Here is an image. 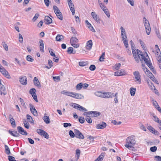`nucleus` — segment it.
Wrapping results in <instances>:
<instances>
[{
    "label": "nucleus",
    "instance_id": "obj_49",
    "mask_svg": "<svg viewBox=\"0 0 161 161\" xmlns=\"http://www.w3.org/2000/svg\"><path fill=\"white\" fill-rule=\"evenodd\" d=\"M105 55V53H102V55L99 58V60L100 62H102L104 61L103 59H104V57Z\"/></svg>",
    "mask_w": 161,
    "mask_h": 161
},
{
    "label": "nucleus",
    "instance_id": "obj_39",
    "mask_svg": "<svg viewBox=\"0 0 161 161\" xmlns=\"http://www.w3.org/2000/svg\"><path fill=\"white\" fill-rule=\"evenodd\" d=\"M26 59L28 61L31 62L34 60V59L32 58L31 56L30 55L26 56Z\"/></svg>",
    "mask_w": 161,
    "mask_h": 161
},
{
    "label": "nucleus",
    "instance_id": "obj_35",
    "mask_svg": "<svg viewBox=\"0 0 161 161\" xmlns=\"http://www.w3.org/2000/svg\"><path fill=\"white\" fill-rule=\"evenodd\" d=\"M83 87V83L82 82L80 83L77 84L76 86V89L78 90H80Z\"/></svg>",
    "mask_w": 161,
    "mask_h": 161
},
{
    "label": "nucleus",
    "instance_id": "obj_56",
    "mask_svg": "<svg viewBox=\"0 0 161 161\" xmlns=\"http://www.w3.org/2000/svg\"><path fill=\"white\" fill-rule=\"evenodd\" d=\"M147 128L149 130V131L152 133H153L154 130H155V129L151 125L148 126Z\"/></svg>",
    "mask_w": 161,
    "mask_h": 161
},
{
    "label": "nucleus",
    "instance_id": "obj_44",
    "mask_svg": "<svg viewBox=\"0 0 161 161\" xmlns=\"http://www.w3.org/2000/svg\"><path fill=\"white\" fill-rule=\"evenodd\" d=\"M86 121L89 123H91L92 122V120L91 118L90 117L87 115H86Z\"/></svg>",
    "mask_w": 161,
    "mask_h": 161
},
{
    "label": "nucleus",
    "instance_id": "obj_37",
    "mask_svg": "<svg viewBox=\"0 0 161 161\" xmlns=\"http://www.w3.org/2000/svg\"><path fill=\"white\" fill-rule=\"evenodd\" d=\"M27 119V120H29V122L31 123H33L34 122L32 119V117L29 114H27L26 115Z\"/></svg>",
    "mask_w": 161,
    "mask_h": 161
},
{
    "label": "nucleus",
    "instance_id": "obj_3",
    "mask_svg": "<svg viewBox=\"0 0 161 161\" xmlns=\"http://www.w3.org/2000/svg\"><path fill=\"white\" fill-rule=\"evenodd\" d=\"M143 19L146 33L147 35H149L151 32V28L149 21L145 17H144Z\"/></svg>",
    "mask_w": 161,
    "mask_h": 161
},
{
    "label": "nucleus",
    "instance_id": "obj_9",
    "mask_svg": "<svg viewBox=\"0 0 161 161\" xmlns=\"http://www.w3.org/2000/svg\"><path fill=\"white\" fill-rule=\"evenodd\" d=\"M142 58H140V60L142 63H143V60H144L148 66H149L150 65H151L152 63L150 62V60H148L144 56L142 55Z\"/></svg>",
    "mask_w": 161,
    "mask_h": 161
},
{
    "label": "nucleus",
    "instance_id": "obj_33",
    "mask_svg": "<svg viewBox=\"0 0 161 161\" xmlns=\"http://www.w3.org/2000/svg\"><path fill=\"white\" fill-rule=\"evenodd\" d=\"M4 147L6 153L8 155L10 154H11V153L8 146L7 145H5Z\"/></svg>",
    "mask_w": 161,
    "mask_h": 161
},
{
    "label": "nucleus",
    "instance_id": "obj_1",
    "mask_svg": "<svg viewBox=\"0 0 161 161\" xmlns=\"http://www.w3.org/2000/svg\"><path fill=\"white\" fill-rule=\"evenodd\" d=\"M136 142L135 136H132L127 137L125 146L126 147L129 149L132 147L133 148V146L135 144Z\"/></svg>",
    "mask_w": 161,
    "mask_h": 161
},
{
    "label": "nucleus",
    "instance_id": "obj_25",
    "mask_svg": "<svg viewBox=\"0 0 161 161\" xmlns=\"http://www.w3.org/2000/svg\"><path fill=\"white\" fill-rule=\"evenodd\" d=\"M40 50L41 51H44V43L43 41L40 39L39 41Z\"/></svg>",
    "mask_w": 161,
    "mask_h": 161
},
{
    "label": "nucleus",
    "instance_id": "obj_38",
    "mask_svg": "<svg viewBox=\"0 0 161 161\" xmlns=\"http://www.w3.org/2000/svg\"><path fill=\"white\" fill-rule=\"evenodd\" d=\"M136 89L135 88H131L130 89V94L132 96H134Z\"/></svg>",
    "mask_w": 161,
    "mask_h": 161
},
{
    "label": "nucleus",
    "instance_id": "obj_48",
    "mask_svg": "<svg viewBox=\"0 0 161 161\" xmlns=\"http://www.w3.org/2000/svg\"><path fill=\"white\" fill-rule=\"evenodd\" d=\"M119 73L121 76L125 75L126 74V72L125 70L123 69H121L119 71Z\"/></svg>",
    "mask_w": 161,
    "mask_h": 161
},
{
    "label": "nucleus",
    "instance_id": "obj_51",
    "mask_svg": "<svg viewBox=\"0 0 161 161\" xmlns=\"http://www.w3.org/2000/svg\"><path fill=\"white\" fill-rule=\"evenodd\" d=\"M137 51L138 54L139 55L138 57H140V56L141 57V58L142 57V55L144 56L142 52L139 49H137Z\"/></svg>",
    "mask_w": 161,
    "mask_h": 161
},
{
    "label": "nucleus",
    "instance_id": "obj_29",
    "mask_svg": "<svg viewBox=\"0 0 161 161\" xmlns=\"http://www.w3.org/2000/svg\"><path fill=\"white\" fill-rule=\"evenodd\" d=\"M103 10L104 11L105 14L109 18L110 16V13L107 8H103Z\"/></svg>",
    "mask_w": 161,
    "mask_h": 161
},
{
    "label": "nucleus",
    "instance_id": "obj_16",
    "mask_svg": "<svg viewBox=\"0 0 161 161\" xmlns=\"http://www.w3.org/2000/svg\"><path fill=\"white\" fill-rule=\"evenodd\" d=\"M52 22V19L49 16H46L44 18L45 23L47 25H49L51 24Z\"/></svg>",
    "mask_w": 161,
    "mask_h": 161
},
{
    "label": "nucleus",
    "instance_id": "obj_32",
    "mask_svg": "<svg viewBox=\"0 0 161 161\" xmlns=\"http://www.w3.org/2000/svg\"><path fill=\"white\" fill-rule=\"evenodd\" d=\"M9 121L11 125L13 128H15L16 125L15 120L14 119H9Z\"/></svg>",
    "mask_w": 161,
    "mask_h": 161
},
{
    "label": "nucleus",
    "instance_id": "obj_46",
    "mask_svg": "<svg viewBox=\"0 0 161 161\" xmlns=\"http://www.w3.org/2000/svg\"><path fill=\"white\" fill-rule=\"evenodd\" d=\"M98 3L100 5V7L103 9V8H107L101 2L100 0L98 1Z\"/></svg>",
    "mask_w": 161,
    "mask_h": 161
},
{
    "label": "nucleus",
    "instance_id": "obj_13",
    "mask_svg": "<svg viewBox=\"0 0 161 161\" xmlns=\"http://www.w3.org/2000/svg\"><path fill=\"white\" fill-rule=\"evenodd\" d=\"M72 97L79 99H81L83 98L84 96L80 94L76 93H73Z\"/></svg>",
    "mask_w": 161,
    "mask_h": 161
},
{
    "label": "nucleus",
    "instance_id": "obj_40",
    "mask_svg": "<svg viewBox=\"0 0 161 161\" xmlns=\"http://www.w3.org/2000/svg\"><path fill=\"white\" fill-rule=\"evenodd\" d=\"M24 125L26 129H29L30 127V124L28 123L27 121L25 120L24 121Z\"/></svg>",
    "mask_w": 161,
    "mask_h": 161
},
{
    "label": "nucleus",
    "instance_id": "obj_58",
    "mask_svg": "<svg viewBox=\"0 0 161 161\" xmlns=\"http://www.w3.org/2000/svg\"><path fill=\"white\" fill-rule=\"evenodd\" d=\"M19 41L21 43H22L23 42V38L22 35L20 34H19Z\"/></svg>",
    "mask_w": 161,
    "mask_h": 161
},
{
    "label": "nucleus",
    "instance_id": "obj_42",
    "mask_svg": "<svg viewBox=\"0 0 161 161\" xmlns=\"http://www.w3.org/2000/svg\"><path fill=\"white\" fill-rule=\"evenodd\" d=\"M69 134L70 136L72 138H74L75 137V133L71 130H70L69 131Z\"/></svg>",
    "mask_w": 161,
    "mask_h": 161
},
{
    "label": "nucleus",
    "instance_id": "obj_22",
    "mask_svg": "<svg viewBox=\"0 0 161 161\" xmlns=\"http://www.w3.org/2000/svg\"><path fill=\"white\" fill-rule=\"evenodd\" d=\"M105 153H102L94 161H102L104 157Z\"/></svg>",
    "mask_w": 161,
    "mask_h": 161
},
{
    "label": "nucleus",
    "instance_id": "obj_55",
    "mask_svg": "<svg viewBox=\"0 0 161 161\" xmlns=\"http://www.w3.org/2000/svg\"><path fill=\"white\" fill-rule=\"evenodd\" d=\"M89 69L91 71H94L96 69V66L94 64L91 65Z\"/></svg>",
    "mask_w": 161,
    "mask_h": 161
},
{
    "label": "nucleus",
    "instance_id": "obj_52",
    "mask_svg": "<svg viewBox=\"0 0 161 161\" xmlns=\"http://www.w3.org/2000/svg\"><path fill=\"white\" fill-rule=\"evenodd\" d=\"M8 160L9 161H16L15 159V158L12 156L9 155L8 156Z\"/></svg>",
    "mask_w": 161,
    "mask_h": 161
},
{
    "label": "nucleus",
    "instance_id": "obj_18",
    "mask_svg": "<svg viewBox=\"0 0 161 161\" xmlns=\"http://www.w3.org/2000/svg\"><path fill=\"white\" fill-rule=\"evenodd\" d=\"M53 9L54 11V12L55 13L56 15V16H57V15H61V14H62L61 12L60 11V10L56 6L54 5L53 6Z\"/></svg>",
    "mask_w": 161,
    "mask_h": 161
},
{
    "label": "nucleus",
    "instance_id": "obj_10",
    "mask_svg": "<svg viewBox=\"0 0 161 161\" xmlns=\"http://www.w3.org/2000/svg\"><path fill=\"white\" fill-rule=\"evenodd\" d=\"M27 78L25 76H21L19 78V82L20 83L24 85H26L27 83Z\"/></svg>",
    "mask_w": 161,
    "mask_h": 161
},
{
    "label": "nucleus",
    "instance_id": "obj_34",
    "mask_svg": "<svg viewBox=\"0 0 161 161\" xmlns=\"http://www.w3.org/2000/svg\"><path fill=\"white\" fill-rule=\"evenodd\" d=\"M88 64V62L87 61H80L79 62V64L80 66H84Z\"/></svg>",
    "mask_w": 161,
    "mask_h": 161
},
{
    "label": "nucleus",
    "instance_id": "obj_61",
    "mask_svg": "<svg viewBox=\"0 0 161 161\" xmlns=\"http://www.w3.org/2000/svg\"><path fill=\"white\" fill-rule=\"evenodd\" d=\"M31 112L35 116L37 115V113L36 109H33V110L31 111Z\"/></svg>",
    "mask_w": 161,
    "mask_h": 161
},
{
    "label": "nucleus",
    "instance_id": "obj_43",
    "mask_svg": "<svg viewBox=\"0 0 161 161\" xmlns=\"http://www.w3.org/2000/svg\"><path fill=\"white\" fill-rule=\"evenodd\" d=\"M149 68L150 69L152 70V72L154 74H156V72L155 71V70L154 69V68L152 66V64H151V65H150L149 66H148Z\"/></svg>",
    "mask_w": 161,
    "mask_h": 161
},
{
    "label": "nucleus",
    "instance_id": "obj_60",
    "mask_svg": "<svg viewBox=\"0 0 161 161\" xmlns=\"http://www.w3.org/2000/svg\"><path fill=\"white\" fill-rule=\"evenodd\" d=\"M112 123L114 125H118L120 124L121 123V122L120 121H119V122H117L115 120H113L112 121Z\"/></svg>",
    "mask_w": 161,
    "mask_h": 161
},
{
    "label": "nucleus",
    "instance_id": "obj_27",
    "mask_svg": "<svg viewBox=\"0 0 161 161\" xmlns=\"http://www.w3.org/2000/svg\"><path fill=\"white\" fill-rule=\"evenodd\" d=\"M64 36L62 35H58L56 36V40L57 41L60 42L64 39Z\"/></svg>",
    "mask_w": 161,
    "mask_h": 161
},
{
    "label": "nucleus",
    "instance_id": "obj_36",
    "mask_svg": "<svg viewBox=\"0 0 161 161\" xmlns=\"http://www.w3.org/2000/svg\"><path fill=\"white\" fill-rule=\"evenodd\" d=\"M73 93V92H69L65 91H62V93H63L64 95H65L67 96H69L71 97H72Z\"/></svg>",
    "mask_w": 161,
    "mask_h": 161
},
{
    "label": "nucleus",
    "instance_id": "obj_30",
    "mask_svg": "<svg viewBox=\"0 0 161 161\" xmlns=\"http://www.w3.org/2000/svg\"><path fill=\"white\" fill-rule=\"evenodd\" d=\"M36 132L39 135L41 136H43L44 134V133H45L46 132L45 131L41 129H37L36 130Z\"/></svg>",
    "mask_w": 161,
    "mask_h": 161
},
{
    "label": "nucleus",
    "instance_id": "obj_63",
    "mask_svg": "<svg viewBox=\"0 0 161 161\" xmlns=\"http://www.w3.org/2000/svg\"><path fill=\"white\" fill-rule=\"evenodd\" d=\"M63 125L64 127L66 128L68 126H71L72 125L70 123H64Z\"/></svg>",
    "mask_w": 161,
    "mask_h": 161
},
{
    "label": "nucleus",
    "instance_id": "obj_41",
    "mask_svg": "<svg viewBox=\"0 0 161 161\" xmlns=\"http://www.w3.org/2000/svg\"><path fill=\"white\" fill-rule=\"evenodd\" d=\"M39 14L38 13H36L34 16L33 17V18L32 19V20L33 22H35L36 20L38 18L39 16Z\"/></svg>",
    "mask_w": 161,
    "mask_h": 161
},
{
    "label": "nucleus",
    "instance_id": "obj_20",
    "mask_svg": "<svg viewBox=\"0 0 161 161\" xmlns=\"http://www.w3.org/2000/svg\"><path fill=\"white\" fill-rule=\"evenodd\" d=\"M67 52L69 54H75L76 53V51L74 50L73 48L72 47H70L68 48Z\"/></svg>",
    "mask_w": 161,
    "mask_h": 161
},
{
    "label": "nucleus",
    "instance_id": "obj_62",
    "mask_svg": "<svg viewBox=\"0 0 161 161\" xmlns=\"http://www.w3.org/2000/svg\"><path fill=\"white\" fill-rule=\"evenodd\" d=\"M120 66H121V64L120 63H118V64H116L115 65L114 68L116 70H118L119 69V68L120 67Z\"/></svg>",
    "mask_w": 161,
    "mask_h": 161
},
{
    "label": "nucleus",
    "instance_id": "obj_57",
    "mask_svg": "<svg viewBox=\"0 0 161 161\" xmlns=\"http://www.w3.org/2000/svg\"><path fill=\"white\" fill-rule=\"evenodd\" d=\"M147 128L149 130V131L152 133H153L154 130H155V129L151 125L148 126Z\"/></svg>",
    "mask_w": 161,
    "mask_h": 161
},
{
    "label": "nucleus",
    "instance_id": "obj_8",
    "mask_svg": "<svg viewBox=\"0 0 161 161\" xmlns=\"http://www.w3.org/2000/svg\"><path fill=\"white\" fill-rule=\"evenodd\" d=\"M132 52L133 56L135 59V61L137 63H139L140 62V57H138L139 55L138 54L137 50L135 51H132Z\"/></svg>",
    "mask_w": 161,
    "mask_h": 161
},
{
    "label": "nucleus",
    "instance_id": "obj_19",
    "mask_svg": "<svg viewBox=\"0 0 161 161\" xmlns=\"http://www.w3.org/2000/svg\"><path fill=\"white\" fill-rule=\"evenodd\" d=\"M85 23L87 25V27L93 32H95V29L93 28L92 26L91 25V24L88 22L87 20H85Z\"/></svg>",
    "mask_w": 161,
    "mask_h": 161
},
{
    "label": "nucleus",
    "instance_id": "obj_2",
    "mask_svg": "<svg viewBox=\"0 0 161 161\" xmlns=\"http://www.w3.org/2000/svg\"><path fill=\"white\" fill-rule=\"evenodd\" d=\"M100 95L102 96V97L104 98H110L115 97L114 101H118L117 98L118 97V93L117 92L114 94L113 93L109 92H104L103 93H101Z\"/></svg>",
    "mask_w": 161,
    "mask_h": 161
},
{
    "label": "nucleus",
    "instance_id": "obj_7",
    "mask_svg": "<svg viewBox=\"0 0 161 161\" xmlns=\"http://www.w3.org/2000/svg\"><path fill=\"white\" fill-rule=\"evenodd\" d=\"M36 90L34 88L31 89L29 91L30 93L32 95L35 101H38L36 92Z\"/></svg>",
    "mask_w": 161,
    "mask_h": 161
},
{
    "label": "nucleus",
    "instance_id": "obj_45",
    "mask_svg": "<svg viewBox=\"0 0 161 161\" xmlns=\"http://www.w3.org/2000/svg\"><path fill=\"white\" fill-rule=\"evenodd\" d=\"M79 121L81 124L85 122V119L84 117H80L79 118Z\"/></svg>",
    "mask_w": 161,
    "mask_h": 161
},
{
    "label": "nucleus",
    "instance_id": "obj_23",
    "mask_svg": "<svg viewBox=\"0 0 161 161\" xmlns=\"http://www.w3.org/2000/svg\"><path fill=\"white\" fill-rule=\"evenodd\" d=\"M92 45V40H90L88 41L86 43V48L87 49L90 50Z\"/></svg>",
    "mask_w": 161,
    "mask_h": 161
},
{
    "label": "nucleus",
    "instance_id": "obj_31",
    "mask_svg": "<svg viewBox=\"0 0 161 161\" xmlns=\"http://www.w3.org/2000/svg\"><path fill=\"white\" fill-rule=\"evenodd\" d=\"M92 117H96L98 116L101 114L100 112L97 111H92Z\"/></svg>",
    "mask_w": 161,
    "mask_h": 161
},
{
    "label": "nucleus",
    "instance_id": "obj_17",
    "mask_svg": "<svg viewBox=\"0 0 161 161\" xmlns=\"http://www.w3.org/2000/svg\"><path fill=\"white\" fill-rule=\"evenodd\" d=\"M6 94V89L4 86L3 85H0V94L5 95Z\"/></svg>",
    "mask_w": 161,
    "mask_h": 161
},
{
    "label": "nucleus",
    "instance_id": "obj_12",
    "mask_svg": "<svg viewBox=\"0 0 161 161\" xmlns=\"http://www.w3.org/2000/svg\"><path fill=\"white\" fill-rule=\"evenodd\" d=\"M17 130L19 133L22 135H27L28 134L27 132L21 126H18L17 127Z\"/></svg>",
    "mask_w": 161,
    "mask_h": 161
},
{
    "label": "nucleus",
    "instance_id": "obj_5",
    "mask_svg": "<svg viewBox=\"0 0 161 161\" xmlns=\"http://www.w3.org/2000/svg\"><path fill=\"white\" fill-rule=\"evenodd\" d=\"M71 106L73 108L77 109L80 111L84 110L85 111H87L86 108L76 103H73Z\"/></svg>",
    "mask_w": 161,
    "mask_h": 161
},
{
    "label": "nucleus",
    "instance_id": "obj_64",
    "mask_svg": "<svg viewBox=\"0 0 161 161\" xmlns=\"http://www.w3.org/2000/svg\"><path fill=\"white\" fill-rule=\"evenodd\" d=\"M154 158H156V161H161V157L159 156H155Z\"/></svg>",
    "mask_w": 161,
    "mask_h": 161
},
{
    "label": "nucleus",
    "instance_id": "obj_59",
    "mask_svg": "<svg viewBox=\"0 0 161 161\" xmlns=\"http://www.w3.org/2000/svg\"><path fill=\"white\" fill-rule=\"evenodd\" d=\"M49 52L51 56L53 57H56V55L53 51V50L52 49H51L50 50H49Z\"/></svg>",
    "mask_w": 161,
    "mask_h": 161
},
{
    "label": "nucleus",
    "instance_id": "obj_26",
    "mask_svg": "<svg viewBox=\"0 0 161 161\" xmlns=\"http://www.w3.org/2000/svg\"><path fill=\"white\" fill-rule=\"evenodd\" d=\"M2 74L8 79H10L11 78L10 75L8 72L6 70L2 71Z\"/></svg>",
    "mask_w": 161,
    "mask_h": 161
},
{
    "label": "nucleus",
    "instance_id": "obj_47",
    "mask_svg": "<svg viewBox=\"0 0 161 161\" xmlns=\"http://www.w3.org/2000/svg\"><path fill=\"white\" fill-rule=\"evenodd\" d=\"M156 34L158 37V38L160 40H161V36L160 34V33L158 30L157 29H155Z\"/></svg>",
    "mask_w": 161,
    "mask_h": 161
},
{
    "label": "nucleus",
    "instance_id": "obj_54",
    "mask_svg": "<svg viewBox=\"0 0 161 161\" xmlns=\"http://www.w3.org/2000/svg\"><path fill=\"white\" fill-rule=\"evenodd\" d=\"M15 130H9L8 131V133L12 136H14L15 133Z\"/></svg>",
    "mask_w": 161,
    "mask_h": 161
},
{
    "label": "nucleus",
    "instance_id": "obj_24",
    "mask_svg": "<svg viewBox=\"0 0 161 161\" xmlns=\"http://www.w3.org/2000/svg\"><path fill=\"white\" fill-rule=\"evenodd\" d=\"M147 84L148 85L150 86V88L151 89H154V90H156V89L155 88V86H154L152 82L149 80V79L147 80Z\"/></svg>",
    "mask_w": 161,
    "mask_h": 161
},
{
    "label": "nucleus",
    "instance_id": "obj_53",
    "mask_svg": "<svg viewBox=\"0 0 161 161\" xmlns=\"http://www.w3.org/2000/svg\"><path fill=\"white\" fill-rule=\"evenodd\" d=\"M71 31L72 33L74 34V36H76L77 34V32L75 29L73 27H71Z\"/></svg>",
    "mask_w": 161,
    "mask_h": 161
},
{
    "label": "nucleus",
    "instance_id": "obj_14",
    "mask_svg": "<svg viewBox=\"0 0 161 161\" xmlns=\"http://www.w3.org/2000/svg\"><path fill=\"white\" fill-rule=\"evenodd\" d=\"M91 15L96 21L99 23H100V19L95 12H92L91 13Z\"/></svg>",
    "mask_w": 161,
    "mask_h": 161
},
{
    "label": "nucleus",
    "instance_id": "obj_28",
    "mask_svg": "<svg viewBox=\"0 0 161 161\" xmlns=\"http://www.w3.org/2000/svg\"><path fill=\"white\" fill-rule=\"evenodd\" d=\"M78 42V39L75 37H72L70 39V43H76Z\"/></svg>",
    "mask_w": 161,
    "mask_h": 161
},
{
    "label": "nucleus",
    "instance_id": "obj_15",
    "mask_svg": "<svg viewBox=\"0 0 161 161\" xmlns=\"http://www.w3.org/2000/svg\"><path fill=\"white\" fill-rule=\"evenodd\" d=\"M33 82L34 85L40 88L41 87V85L40 83L38 80V79L36 77H35L34 78Z\"/></svg>",
    "mask_w": 161,
    "mask_h": 161
},
{
    "label": "nucleus",
    "instance_id": "obj_21",
    "mask_svg": "<svg viewBox=\"0 0 161 161\" xmlns=\"http://www.w3.org/2000/svg\"><path fill=\"white\" fill-rule=\"evenodd\" d=\"M44 122L46 124H49L50 123V121L49 119V116L46 115V114H45L44 117L42 118Z\"/></svg>",
    "mask_w": 161,
    "mask_h": 161
},
{
    "label": "nucleus",
    "instance_id": "obj_11",
    "mask_svg": "<svg viewBox=\"0 0 161 161\" xmlns=\"http://www.w3.org/2000/svg\"><path fill=\"white\" fill-rule=\"evenodd\" d=\"M106 126V123L102 122L101 123L97 124L96 128L97 129H102L105 128Z\"/></svg>",
    "mask_w": 161,
    "mask_h": 161
},
{
    "label": "nucleus",
    "instance_id": "obj_6",
    "mask_svg": "<svg viewBox=\"0 0 161 161\" xmlns=\"http://www.w3.org/2000/svg\"><path fill=\"white\" fill-rule=\"evenodd\" d=\"M133 74L136 80V81L139 84H140L141 83V79L140 78L141 75L139 72L137 71H136L134 72Z\"/></svg>",
    "mask_w": 161,
    "mask_h": 161
},
{
    "label": "nucleus",
    "instance_id": "obj_4",
    "mask_svg": "<svg viewBox=\"0 0 161 161\" xmlns=\"http://www.w3.org/2000/svg\"><path fill=\"white\" fill-rule=\"evenodd\" d=\"M74 133L75 134V137L80 139H83L84 137L82 133L78 130L74 129Z\"/></svg>",
    "mask_w": 161,
    "mask_h": 161
},
{
    "label": "nucleus",
    "instance_id": "obj_50",
    "mask_svg": "<svg viewBox=\"0 0 161 161\" xmlns=\"http://www.w3.org/2000/svg\"><path fill=\"white\" fill-rule=\"evenodd\" d=\"M150 151L153 152H156L157 150V147L156 146L152 147L150 148Z\"/></svg>",
    "mask_w": 161,
    "mask_h": 161
}]
</instances>
